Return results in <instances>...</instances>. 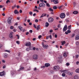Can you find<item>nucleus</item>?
<instances>
[{"instance_id":"34","label":"nucleus","mask_w":79,"mask_h":79,"mask_svg":"<svg viewBox=\"0 0 79 79\" xmlns=\"http://www.w3.org/2000/svg\"><path fill=\"white\" fill-rule=\"evenodd\" d=\"M66 76V74H65L64 73H63L62 74V76L63 77H64V76Z\"/></svg>"},{"instance_id":"63","label":"nucleus","mask_w":79,"mask_h":79,"mask_svg":"<svg viewBox=\"0 0 79 79\" xmlns=\"http://www.w3.org/2000/svg\"><path fill=\"white\" fill-rule=\"evenodd\" d=\"M26 35H28L29 34V32H27L26 33Z\"/></svg>"},{"instance_id":"38","label":"nucleus","mask_w":79,"mask_h":79,"mask_svg":"<svg viewBox=\"0 0 79 79\" xmlns=\"http://www.w3.org/2000/svg\"><path fill=\"white\" fill-rule=\"evenodd\" d=\"M71 25H70L69 26H68V29H71Z\"/></svg>"},{"instance_id":"18","label":"nucleus","mask_w":79,"mask_h":79,"mask_svg":"<svg viewBox=\"0 0 79 79\" xmlns=\"http://www.w3.org/2000/svg\"><path fill=\"white\" fill-rule=\"evenodd\" d=\"M48 26H49V23H48V22H46L45 24V27H48Z\"/></svg>"},{"instance_id":"35","label":"nucleus","mask_w":79,"mask_h":79,"mask_svg":"<svg viewBox=\"0 0 79 79\" xmlns=\"http://www.w3.org/2000/svg\"><path fill=\"white\" fill-rule=\"evenodd\" d=\"M46 6H48V7H50V5H49V4H48V3H47Z\"/></svg>"},{"instance_id":"12","label":"nucleus","mask_w":79,"mask_h":79,"mask_svg":"<svg viewBox=\"0 0 79 79\" xmlns=\"http://www.w3.org/2000/svg\"><path fill=\"white\" fill-rule=\"evenodd\" d=\"M13 32H10V34L9 35V37L11 39H12L13 38Z\"/></svg>"},{"instance_id":"20","label":"nucleus","mask_w":79,"mask_h":79,"mask_svg":"<svg viewBox=\"0 0 79 79\" xmlns=\"http://www.w3.org/2000/svg\"><path fill=\"white\" fill-rule=\"evenodd\" d=\"M36 29L37 30H39V29H40V25H38L36 27Z\"/></svg>"},{"instance_id":"11","label":"nucleus","mask_w":79,"mask_h":79,"mask_svg":"<svg viewBox=\"0 0 79 79\" xmlns=\"http://www.w3.org/2000/svg\"><path fill=\"white\" fill-rule=\"evenodd\" d=\"M11 18L9 17L7 20L8 23L9 24H11Z\"/></svg>"},{"instance_id":"15","label":"nucleus","mask_w":79,"mask_h":79,"mask_svg":"<svg viewBox=\"0 0 79 79\" xmlns=\"http://www.w3.org/2000/svg\"><path fill=\"white\" fill-rule=\"evenodd\" d=\"M45 66L46 67H48V66H50V64L48 63H46L45 64Z\"/></svg>"},{"instance_id":"60","label":"nucleus","mask_w":79,"mask_h":79,"mask_svg":"<svg viewBox=\"0 0 79 79\" xmlns=\"http://www.w3.org/2000/svg\"><path fill=\"white\" fill-rule=\"evenodd\" d=\"M76 44H77V45H78V44H79V42H77L76 43Z\"/></svg>"},{"instance_id":"26","label":"nucleus","mask_w":79,"mask_h":79,"mask_svg":"<svg viewBox=\"0 0 79 79\" xmlns=\"http://www.w3.org/2000/svg\"><path fill=\"white\" fill-rule=\"evenodd\" d=\"M76 73H79V69H77L76 70Z\"/></svg>"},{"instance_id":"57","label":"nucleus","mask_w":79,"mask_h":79,"mask_svg":"<svg viewBox=\"0 0 79 79\" xmlns=\"http://www.w3.org/2000/svg\"><path fill=\"white\" fill-rule=\"evenodd\" d=\"M30 32H31V33H32V30H30Z\"/></svg>"},{"instance_id":"59","label":"nucleus","mask_w":79,"mask_h":79,"mask_svg":"<svg viewBox=\"0 0 79 79\" xmlns=\"http://www.w3.org/2000/svg\"><path fill=\"white\" fill-rule=\"evenodd\" d=\"M55 38H56V37H57V35H55Z\"/></svg>"},{"instance_id":"7","label":"nucleus","mask_w":79,"mask_h":79,"mask_svg":"<svg viewBox=\"0 0 79 79\" xmlns=\"http://www.w3.org/2000/svg\"><path fill=\"white\" fill-rule=\"evenodd\" d=\"M43 47L44 48H45V49H47V48H48V45L47 44H44V45H43Z\"/></svg>"},{"instance_id":"2","label":"nucleus","mask_w":79,"mask_h":79,"mask_svg":"<svg viewBox=\"0 0 79 79\" xmlns=\"http://www.w3.org/2000/svg\"><path fill=\"white\" fill-rule=\"evenodd\" d=\"M65 14L64 13H62L60 15V18L62 19V18H65Z\"/></svg>"},{"instance_id":"25","label":"nucleus","mask_w":79,"mask_h":79,"mask_svg":"<svg viewBox=\"0 0 79 79\" xmlns=\"http://www.w3.org/2000/svg\"><path fill=\"white\" fill-rule=\"evenodd\" d=\"M34 11H37V12H39L37 9H35L33 10Z\"/></svg>"},{"instance_id":"58","label":"nucleus","mask_w":79,"mask_h":79,"mask_svg":"<svg viewBox=\"0 0 79 79\" xmlns=\"http://www.w3.org/2000/svg\"><path fill=\"white\" fill-rule=\"evenodd\" d=\"M41 68H45V66H42L41 67Z\"/></svg>"},{"instance_id":"61","label":"nucleus","mask_w":79,"mask_h":79,"mask_svg":"<svg viewBox=\"0 0 79 79\" xmlns=\"http://www.w3.org/2000/svg\"><path fill=\"white\" fill-rule=\"evenodd\" d=\"M36 40V39L35 38H34L33 39V40Z\"/></svg>"},{"instance_id":"45","label":"nucleus","mask_w":79,"mask_h":79,"mask_svg":"<svg viewBox=\"0 0 79 79\" xmlns=\"http://www.w3.org/2000/svg\"><path fill=\"white\" fill-rule=\"evenodd\" d=\"M38 21H39V20L37 19H35V23H38Z\"/></svg>"},{"instance_id":"29","label":"nucleus","mask_w":79,"mask_h":79,"mask_svg":"<svg viewBox=\"0 0 79 79\" xmlns=\"http://www.w3.org/2000/svg\"><path fill=\"white\" fill-rule=\"evenodd\" d=\"M53 8L54 10H56V9H57V7L56 6H54L53 7Z\"/></svg>"},{"instance_id":"55","label":"nucleus","mask_w":79,"mask_h":79,"mask_svg":"<svg viewBox=\"0 0 79 79\" xmlns=\"http://www.w3.org/2000/svg\"><path fill=\"white\" fill-rule=\"evenodd\" d=\"M19 12L20 13H21L22 12V10H20Z\"/></svg>"},{"instance_id":"62","label":"nucleus","mask_w":79,"mask_h":79,"mask_svg":"<svg viewBox=\"0 0 79 79\" xmlns=\"http://www.w3.org/2000/svg\"><path fill=\"white\" fill-rule=\"evenodd\" d=\"M27 21L28 23H30V20H29V19Z\"/></svg>"},{"instance_id":"40","label":"nucleus","mask_w":79,"mask_h":79,"mask_svg":"<svg viewBox=\"0 0 79 79\" xmlns=\"http://www.w3.org/2000/svg\"><path fill=\"white\" fill-rule=\"evenodd\" d=\"M75 57L76 58H77L79 57V55H76L75 56Z\"/></svg>"},{"instance_id":"50","label":"nucleus","mask_w":79,"mask_h":79,"mask_svg":"<svg viewBox=\"0 0 79 79\" xmlns=\"http://www.w3.org/2000/svg\"><path fill=\"white\" fill-rule=\"evenodd\" d=\"M42 37V36L41 35H39L38 37L39 39H40Z\"/></svg>"},{"instance_id":"10","label":"nucleus","mask_w":79,"mask_h":79,"mask_svg":"<svg viewBox=\"0 0 79 79\" xmlns=\"http://www.w3.org/2000/svg\"><path fill=\"white\" fill-rule=\"evenodd\" d=\"M67 29L68 28H67V25H65L63 29V31H64V32H65V31H66L67 30Z\"/></svg>"},{"instance_id":"5","label":"nucleus","mask_w":79,"mask_h":79,"mask_svg":"<svg viewBox=\"0 0 79 79\" xmlns=\"http://www.w3.org/2000/svg\"><path fill=\"white\" fill-rule=\"evenodd\" d=\"M60 69V67L59 66H55L53 68V69L55 70V71H56Z\"/></svg>"},{"instance_id":"19","label":"nucleus","mask_w":79,"mask_h":79,"mask_svg":"<svg viewBox=\"0 0 79 79\" xmlns=\"http://www.w3.org/2000/svg\"><path fill=\"white\" fill-rule=\"evenodd\" d=\"M46 16V14H43L41 16V17H40V18H43V17H44V16Z\"/></svg>"},{"instance_id":"54","label":"nucleus","mask_w":79,"mask_h":79,"mask_svg":"<svg viewBox=\"0 0 79 79\" xmlns=\"http://www.w3.org/2000/svg\"><path fill=\"white\" fill-rule=\"evenodd\" d=\"M33 50H35V47H34L33 48Z\"/></svg>"},{"instance_id":"28","label":"nucleus","mask_w":79,"mask_h":79,"mask_svg":"<svg viewBox=\"0 0 79 79\" xmlns=\"http://www.w3.org/2000/svg\"><path fill=\"white\" fill-rule=\"evenodd\" d=\"M16 5H14V6H12V9H14L15 8V7H16Z\"/></svg>"},{"instance_id":"53","label":"nucleus","mask_w":79,"mask_h":79,"mask_svg":"<svg viewBox=\"0 0 79 79\" xmlns=\"http://www.w3.org/2000/svg\"><path fill=\"white\" fill-rule=\"evenodd\" d=\"M50 32H53V30H51L50 31H49Z\"/></svg>"},{"instance_id":"39","label":"nucleus","mask_w":79,"mask_h":79,"mask_svg":"<svg viewBox=\"0 0 79 79\" xmlns=\"http://www.w3.org/2000/svg\"><path fill=\"white\" fill-rule=\"evenodd\" d=\"M16 43H17V44H20V43L19 42V41H17L16 42Z\"/></svg>"},{"instance_id":"32","label":"nucleus","mask_w":79,"mask_h":79,"mask_svg":"<svg viewBox=\"0 0 79 79\" xmlns=\"http://www.w3.org/2000/svg\"><path fill=\"white\" fill-rule=\"evenodd\" d=\"M4 55H5V58H6L7 57V56L8 55V54H7L5 53L4 54Z\"/></svg>"},{"instance_id":"48","label":"nucleus","mask_w":79,"mask_h":79,"mask_svg":"<svg viewBox=\"0 0 79 79\" xmlns=\"http://www.w3.org/2000/svg\"><path fill=\"white\" fill-rule=\"evenodd\" d=\"M40 1L42 3H44V0H40Z\"/></svg>"},{"instance_id":"37","label":"nucleus","mask_w":79,"mask_h":79,"mask_svg":"<svg viewBox=\"0 0 79 79\" xmlns=\"http://www.w3.org/2000/svg\"><path fill=\"white\" fill-rule=\"evenodd\" d=\"M62 7H63V6H61L59 7V9L60 10V9H61L62 8Z\"/></svg>"},{"instance_id":"3","label":"nucleus","mask_w":79,"mask_h":79,"mask_svg":"<svg viewBox=\"0 0 79 79\" xmlns=\"http://www.w3.org/2000/svg\"><path fill=\"white\" fill-rule=\"evenodd\" d=\"M6 74L5 71H3L0 73V76H4Z\"/></svg>"},{"instance_id":"1","label":"nucleus","mask_w":79,"mask_h":79,"mask_svg":"<svg viewBox=\"0 0 79 79\" xmlns=\"http://www.w3.org/2000/svg\"><path fill=\"white\" fill-rule=\"evenodd\" d=\"M76 31L77 32V35L76 36V37L75 38V39L76 40H79V30H76Z\"/></svg>"},{"instance_id":"22","label":"nucleus","mask_w":79,"mask_h":79,"mask_svg":"<svg viewBox=\"0 0 79 79\" xmlns=\"http://www.w3.org/2000/svg\"><path fill=\"white\" fill-rule=\"evenodd\" d=\"M74 79H78V76L77 75H75L74 77Z\"/></svg>"},{"instance_id":"56","label":"nucleus","mask_w":79,"mask_h":79,"mask_svg":"<svg viewBox=\"0 0 79 79\" xmlns=\"http://www.w3.org/2000/svg\"><path fill=\"white\" fill-rule=\"evenodd\" d=\"M65 34H68V31H65Z\"/></svg>"},{"instance_id":"9","label":"nucleus","mask_w":79,"mask_h":79,"mask_svg":"<svg viewBox=\"0 0 79 79\" xmlns=\"http://www.w3.org/2000/svg\"><path fill=\"white\" fill-rule=\"evenodd\" d=\"M31 45V42H29L25 44L26 46H27L29 47H30Z\"/></svg>"},{"instance_id":"33","label":"nucleus","mask_w":79,"mask_h":79,"mask_svg":"<svg viewBox=\"0 0 79 79\" xmlns=\"http://www.w3.org/2000/svg\"><path fill=\"white\" fill-rule=\"evenodd\" d=\"M29 14L31 16H32V12L31 11H30L29 12Z\"/></svg>"},{"instance_id":"27","label":"nucleus","mask_w":79,"mask_h":79,"mask_svg":"<svg viewBox=\"0 0 79 79\" xmlns=\"http://www.w3.org/2000/svg\"><path fill=\"white\" fill-rule=\"evenodd\" d=\"M68 74H69V75H70V76H71L72 74V73L70 72H69L68 73Z\"/></svg>"},{"instance_id":"13","label":"nucleus","mask_w":79,"mask_h":79,"mask_svg":"<svg viewBox=\"0 0 79 79\" xmlns=\"http://www.w3.org/2000/svg\"><path fill=\"white\" fill-rule=\"evenodd\" d=\"M61 72L64 73H68V70H65L61 71Z\"/></svg>"},{"instance_id":"47","label":"nucleus","mask_w":79,"mask_h":79,"mask_svg":"<svg viewBox=\"0 0 79 79\" xmlns=\"http://www.w3.org/2000/svg\"><path fill=\"white\" fill-rule=\"evenodd\" d=\"M33 26H34V28H36V26L35 25V24H34Z\"/></svg>"},{"instance_id":"36","label":"nucleus","mask_w":79,"mask_h":79,"mask_svg":"<svg viewBox=\"0 0 79 79\" xmlns=\"http://www.w3.org/2000/svg\"><path fill=\"white\" fill-rule=\"evenodd\" d=\"M10 1L9 0H7L6 1V3H10Z\"/></svg>"},{"instance_id":"49","label":"nucleus","mask_w":79,"mask_h":79,"mask_svg":"<svg viewBox=\"0 0 79 79\" xmlns=\"http://www.w3.org/2000/svg\"><path fill=\"white\" fill-rule=\"evenodd\" d=\"M49 38H50V39H52V35H50L49 36Z\"/></svg>"},{"instance_id":"41","label":"nucleus","mask_w":79,"mask_h":79,"mask_svg":"<svg viewBox=\"0 0 79 79\" xmlns=\"http://www.w3.org/2000/svg\"><path fill=\"white\" fill-rule=\"evenodd\" d=\"M13 28H14V27L13 26H11L10 27V29H13Z\"/></svg>"},{"instance_id":"4","label":"nucleus","mask_w":79,"mask_h":79,"mask_svg":"<svg viewBox=\"0 0 79 79\" xmlns=\"http://www.w3.org/2000/svg\"><path fill=\"white\" fill-rule=\"evenodd\" d=\"M33 58L34 60H37L38 59V55L37 54L34 55L33 56Z\"/></svg>"},{"instance_id":"16","label":"nucleus","mask_w":79,"mask_h":79,"mask_svg":"<svg viewBox=\"0 0 79 79\" xmlns=\"http://www.w3.org/2000/svg\"><path fill=\"white\" fill-rule=\"evenodd\" d=\"M54 2L55 4H57L58 3V0H54Z\"/></svg>"},{"instance_id":"17","label":"nucleus","mask_w":79,"mask_h":79,"mask_svg":"<svg viewBox=\"0 0 79 79\" xmlns=\"http://www.w3.org/2000/svg\"><path fill=\"white\" fill-rule=\"evenodd\" d=\"M61 43L62 45H64V44H66V42H65V41H64L61 42Z\"/></svg>"},{"instance_id":"46","label":"nucleus","mask_w":79,"mask_h":79,"mask_svg":"<svg viewBox=\"0 0 79 79\" xmlns=\"http://www.w3.org/2000/svg\"><path fill=\"white\" fill-rule=\"evenodd\" d=\"M16 36H17L18 37V39H19V35H17Z\"/></svg>"},{"instance_id":"30","label":"nucleus","mask_w":79,"mask_h":79,"mask_svg":"<svg viewBox=\"0 0 79 79\" xmlns=\"http://www.w3.org/2000/svg\"><path fill=\"white\" fill-rule=\"evenodd\" d=\"M24 69V67H22L19 69V71H21V70H22V69Z\"/></svg>"},{"instance_id":"8","label":"nucleus","mask_w":79,"mask_h":79,"mask_svg":"<svg viewBox=\"0 0 79 79\" xmlns=\"http://www.w3.org/2000/svg\"><path fill=\"white\" fill-rule=\"evenodd\" d=\"M39 6L40 7H45V4L44 3H41L40 4Z\"/></svg>"},{"instance_id":"43","label":"nucleus","mask_w":79,"mask_h":79,"mask_svg":"<svg viewBox=\"0 0 79 79\" xmlns=\"http://www.w3.org/2000/svg\"><path fill=\"white\" fill-rule=\"evenodd\" d=\"M67 32L69 33H71V31L70 30H68Z\"/></svg>"},{"instance_id":"64","label":"nucleus","mask_w":79,"mask_h":79,"mask_svg":"<svg viewBox=\"0 0 79 79\" xmlns=\"http://www.w3.org/2000/svg\"><path fill=\"white\" fill-rule=\"evenodd\" d=\"M17 8H19V6H17Z\"/></svg>"},{"instance_id":"52","label":"nucleus","mask_w":79,"mask_h":79,"mask_svg":"<svg viewBox=\"0 0 79 79\" xmlns=\"http://www.w3.org/2000/svg\"><path fill=\"white\" fill-rule=\"evenodd\" d=\"M66 64L67 66H69V64L67 63H66Z\"/></svg>"},{"instance_id":"23","label":"nucleus","mask_w":79,"mask_h":79,"mask_svg":"<svg viewBox=\"0 0 79 79\" xmlns=\"http://www.w3.org/2000/svg\"><path fill=\"white\" fill-rule=\"evenodd\" d=\"M67 56V55H66V52H64V57H66Z\"/></svg>"},{"instance_id":"31","label":"nucleus","mask_w":79,"mask_h":79,"mask_svg":"<svg viewBox=\"0 0 79 79\" xmlns=\"http://www.w3.org/2000/svg\"><path fill=\"white\" fill-rule=\"evenodd\" d=\"M49 11H52V12H53V9L50 8L49 9Z\"/></svg>"},{"instance_id":"42","label":"nucleus","mask_w":79,"mask_h":79,"mask_svg":"<svg viewBox=\"0 0 79 79\" xmlns=\"http://www.w3.org/2000/svg\"><path fill=\"white\" fill-rule=\"evenodd\" d=\"M5 52H8L9 53H10V50H6L5 51Z\"/></svg>"},{"instance_id":"44","label":"nucleus","mask_w":79,"mask_h":79,"mask_svg":"<svg viewBox=\"0 0 79 79\" xmlns=\"http://www.w3.org/2000/svg\"><path fill=\"white\" fill-rule=\"evenodd\" d=\"M75 35V34H73L72 35V37H74V36Z\"/></svg>"},{"instance_id":"24","label":"nucleus","mask_w":79,"mask_h":79,"mask_svg":"<svg viewBox=\"0 0 79 79\" xmlns=\"http://www.w3.org/2000/svg\"><path fill=\"white\" fill-rule=\"evenodd\" d=\"M19 29L20 31H23V28H22V27H21L20 26H19Z\"/></svg>"},{"instance_id":"51","label":"nucleus","mask_w":79,"mask_h":79,"mask_svg":"<svg viewBox=\"0 0 79 79\" xmlns=\"http://www.w3.org/2000/svg\"><path fill=\"white\" fill-rule=\"evenodd\" d=\"M33 70L34 71H36V70H37V68H35Z\"/></svg>"},{"instance_id":"14","label":"nucleus","mask_w":79,"mask_h":79,"mask_svg":"<svg viewBox=\"0 0 79 79\" xmlns=\"http://www.w3.org/2000/svg\"><path fill=\"white\" fill-rule=\"evenodd\" d=\"M14 13L16 15L17 14H19V12L17 10H15L14 11Z\"/></svg>"},{"instance_id":"6","label":"nucleus","mask_w":79,"mask_h":79,"mask_svg":"<svg viewBox=\"0 0 79 79\" xmlns=\"http://www.w3.org/2000/svg\"><path fill=\"white\" fill-rule=\"evenodd\" d=\"M54 20V19L52 18H49L48 19V21L50 23H52V22H53V21Z\"/></svg>"},{"instance_id":"21","label":"nucleus","mask_w":79,"mask_h":79,"mask_svg":"<svg viewBox=\"0 0 79 79\" xmlns=\"http://www.w3.org/2000/svg\"><path fill=\"white\" fill-rule=\"evenodd\" d=\"M73 14H77V13H78V12L77 11H75L73 12Z\"/></svg>"}]
</instances>
